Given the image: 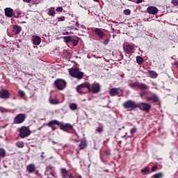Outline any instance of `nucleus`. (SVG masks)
Here are the masks:
<instances>
[{"mask_svg":"<svg viewBox=\"0 0 178 178\" xmlns=\"http://www.w3.org/2000/svg\"><path fill=\"white\" fill-rule=\"evenodd\" d=\"M54 84L58 90H63L66 87V81L63 79H57Z\"/></svg>","mask_w":178,"mask_h":178,"instance_id":"6","label":"nucleus"},{"mask_svg":"<svg viewBox=\"0 0 178 178\" xmlns=\"http://www.w3.org/2000/svg\"><path fill=\"white\" fill-rule=\"evenodd\" d=\"M120 92H122V90L119 88H113L110 90V95H111V97H115V95H118V94H120Z\"/></svg>","mask_w":178,"mask_h":178,"instance_id":"13","label":"nucleus"},{"mask_svg":"<svg viewBox=\"0 0 178 178\" xmlns=\"http://www.w3.org/2000/svg\"><path fill=\"white\" fill-rule=\"evenodd\" d=\"M49 14L50 15V16H54L55 15V10H49Z\"/></svg>","mask_w":178,"mask_h":178,"instance_id":"39","label":"nucleus"},{"mask_svg":"<svg viewBox=\"0 0 178 178\" xmlns=\"http://www.w3.org/2000/svg\"><path fill=\"white\" fill-rule=\"evenodd\" d=\"M26 170L29 173H33L35 170V165H34L33 164H29L26 167Z\"/></svg>","mask_w":178,"mask_h":178,"instance_id":"20","label":"nucleus"},{"mask_svg":"<svg viewBox=\"0 0 178 178\" xmlns=\"http://www.w3.org/2000/svg\"><path fill=\"white\" fill-rule=\"evenodd\" d=\"M19 97H22V98H23V97H24V95H26V93H24V91H23V90H19Z\"/></svg>","mask_w":178,"mask_h":178,"instance_id":"38","label":"nucleus"},{"mask_svg":"<svg viewBox=\"0 0 178 178\" xmlns=\"http://www.w3.org/2000/svg\"><path fill=\"white\" fill-rule=\"evenodd\" d=\"M19 137L21 138H26L31 134V131L29 129V127H22L19 129Z\"/></svg>","mask_w":178,"mask_h":178,"instance_id":"3","label":"nucleus"},{"mask_svg":"<svg viewBox=\"0 0 178 178\" xmlns=\"http://www.w3.org/2000/svg\"><path fill=\"white\" fill-rule=\"evenodd\" d=\"M26 120V114H18L17 115L13 120L15 124H20Z\"/></svg>","mask_w":178,"mask_h":178,"instance_id":"5","label":"nucleus"},{"mask_svg":"<svg viewBox=\"0 0 178 178\" xmlns=\"http://www.w3.org/2000/svg\"><path fill=\"white\" fill-rule=\"evenodd\" d=\"M136 131H137V129H136V127L132 128L130 131L131 134H134V133H136Z\"/></svg>","mask_w":178,"mask_h":178,"instance_id":"40","label":"nucleus"},{"mask_svg":"<svg viewBox=\"0 0 178 178\" xmlns=\"http://www.w3.org/2000/svg\"><path fill=\"white\" fill-rule=\"evenodd\" d=\"M33 45H40L41 44V38L38 35H34L32 38Z\"/></svg>","mask_w":178,"mask_h":178,"instance_id":"12","label":"nucleus"},{"mask_svg":"<svg viewBox=\"0 0 178 178\" xmlns=\"http://www.w3.org/2000/svg\"><path fill=\"white\" fill-rule=\"evenodd\" d=\"M40 156H41L42 159H44L45 158V157L44 156V155H42V154Z\"/></svg>","mask_w":178,"mask_h":178,"instance_id":"50","label":"nucleus"},{"mask_svg":"<svg viewBox=\"0 0 178 178\" xmlns=\"http://www.w3.org/2000/svg\"><path fill=\"white\" fill-rule=\"evenodd\" d=\"M140 111H143V112H149L151 109V104L147 103H140L138 104V107Z\"/></svg>","mask_w":178,"mask_h":178,"instance_id":"7","label":"nucleus"},{"mask_svg":"<svg viewBox=\"0 0 178 178\" xmlns=\"http://www.w3.org/2000/svg\"><path fill=\"white\" fill-rule=\"evenodd\" d=\"M140 97H143V95H140Z\"/></svg>","mask_w":178,"mask_h":178,"instance_id":"55","label":"nucleus"},{"mask_svg":"<svg viewBox=\"0 0 178 178\" xmlns=\"http://www.w3.org/2000/svg\"><path fill=\"white\" fill-rule=\"evenodd\" d=\"M61 175L63 178H73L72 174H69V171L66 170V168H61L60 170Z\"/></svg>","mask_w":178,"mask_h":178,"instance_id":"10","label":"nucleus"},{"mask_svg":"<svg viewBox=\"0 0 178 178\" xmlns=\"http://www.w3.org/2000/svg\"><path fill=\"white\" fill-rule=\"evenodd\" d=\"M163 177V173H162V172H159V173L155 174L154 175V178H161V177Z\"/></svg>","mask_w":178,"mask_h":178,"instance_id":"32","label":"nucleus"},{"mask_svg":"<svg viewBox=\"0 0 178 178\" xmlns=\"http://www.w3.org/2000/svg\"><path fill=\"white\" fill-rule=\"evenodd\" d=\"M106 155H111V152H106Z\"/></svg>","mask_w":178,"mask_h":178,"instance_id":"49","label":"nucleus"},{"mask_svg":"<svg viewBox=\"0 0 178 178\" xmlns=\"http://www.w3.org/2000/svg\"><path fill=\"white\" fill-rule=\"evenodd\" d=\"M136 62L138 64L143 63V62H144V58H143L141 56H137L136 57Z\"/></svg>","mask_w":178,"mask_h":178,"instance_id":"30","label":"nucleus"},{"mask_svg":"<svg viewBox=\"0 0 178 178\" xmlns=\"http://www.w3.org/2000/svg\"><path fill=\"white\" fill-rule=\"evenodd\" d=\"M0 112H1V113H8V112H9V110H8V108H5L3 107H0Z\"/></svg>","mask_w":178,"mask_h":178,"instance_id":"31","label":"nucleus"},{"mask_svg":"<svg viewBox=\"0 0 178 178\" xmlns=\"http://www.w3.org/2000/svg\"><path fill=\"white\" fill-rule=\"evenodd\" d=\"M44 152H42V155H44Z\"/></svg>","mask_w":178,"mask_h":178,"instance_id":"54","label":"nucleus"},{"mask_svg":"<svg viewBox=\"0 0 178 178\" xmlns=\"http://www.w3.org/2000/svg\"><path fill=\"white\" fill-rule=\"evenodd\" d=\"M158 169V166L154 165L152 168V172H155Z\"/></svg>","mask_w":178,"mask_h":178,"instance_id":"43","label":"nucleus"},{"mask_svg":"<svg viewBox=\"0 0 178 178\" xmlns=\"http://www.w3.org/2000/svg\"><path fill=\"white\" fill-rule=\"evenodd\" d=\"M146 100H147L148 102L153 101V102H158V101H159V99L158 98V96H156V95H153L151 97H147Z\"/></svg>","mask_w":178,"mask_h":178,"instance_id":"16","label":"nucleus"},{"mask_svg":"<svg viewBox=\"0 0 178 178\" xmlns=\"http://www.w3.org/2000/svg\"><path fill=\"white\" fill-rule=\"evenodd\" d=\"M63 40H64L65 42H66V44H67V42H70V41H72V37H70V36H64Z\"/></svg>","mask_w":178,"mask_h":178,"instance_id":"28","label":"nucleus"},{"mask_svg":"<svg viewBox=\"0 0 178 178\" xmlns=\"http://www.w3.org/2000/svg\"><path fill=\"white\" fill-rule=\"evenodd\" d=\"M69 74L72 77H74L75 79H79V80L83 79L84 76V73L80 72L79 68H71L69 70Z\"/></svg>","mask_w":178,"mask_h":178,"instance_id":"1","label":"nucleus"},{"mask_svg":"<svg viewBox=\"0 0 178 178\" xmlns=\"http://www.w3.org/2000/svg\"><path fill=\"white\" fill-rule=\"evenodd\" d=\"M108 42H109V40H106L105 41H104V44L106 45V44H108Z\"/></svg>","mask_w":178,"mask_h":178,"instance_id":"48","label":"nucleus"},{"mask_svg":"<svg viewBox=\"0 0 178 178\" xmlns=\"http://www.w3.org/2000/svg\"><path fill=\"white\" fill-rule=\"evenodd\" d=\"M79 43V41L77 40H73V44L74 45V47H76V45H77V44Z\"/></svg>","mask_w":178,"mask_h":178,"instance_id":"45","label":"nucleus"},{"mask_svg":"<svg viewBox=\"0 0 178 178\" xmlns=\"http://www.w3.org/2000/svg\"><path fill=\"white\" fill-rule=\"evenodd\" d=\"M96 34H97V35H99V37L100 38H102L104 35V32H102V31H101V29L96 28L95 30Z\"/></svg>","mask_w":178,"mask_h":178,"instance_id":"23","label":"nucleus"},{"mask_svg":"<svg viewBox=\"0 0 178 178\" xmlns=\"http://www.w3.org/2000/svg\"><path fill=\"white\" fill-rule=\"evenodd\" d=\"M49 102L51 105H58L59 100H58V99H53L52 96H49Z\"/></svg>","mask_w":178,"mask_h":178,"instance_id":"17","label":"nucleus"},{"mask_svg":"<svg viewBox=\"0 0 178 178\" xmlns=\"http://www.w3.org/2000/svg\"><path fill=\"white\" fill-rule=\"evenodd\" d=\"M18 148H23L24 147V143L23 141H19L16 143Z\"/></svg>","mask_w":178,"mask_h":178,"instance_id":"29","label":"nucleus"},{"mask_svg":"<svg viewBox=\"0 0 178 178\" xmlns=\"http://www.w3.org/2000/svg\"><path fill=\"white\" fill-rule=\"evenodd\" d=\"M96 131H97V133H102V131H104V128H102V127H97Z\"/></svg>","mask_w":178,"mask_h":178,"instance_id":"36","label":"nucleus"},{"mask_svg":"<svg viewBox=\"0 0 178 178\" xmlns=\"http://www.w3.org/2000/svg\"><path fill=\"white\" fill-rule=\"evenodd\" d=\"M149 76L151 79H156L158 77V74L155 71H150L149 72Z\"/></svg>","mask_w":178,"mask_h":178,"instance_id":"24","label":"nucleus"},{"mask_svg":"<svg viewBox=\"0 0 178 178\" xmlns=\"http://www.w3.org/2000/svg\"><path fill=\"white\" fill-rule=\"evenodd\" d=\"M143 0H137L136 3H141Z\"/></svg>","mask_w":178,"mask_h":178,"instance_id":"47","label":"nucleus"},{"mask_svg":"<svg viewBox=\"0 0 178 178\" xmlns=\"http://www.w3.org/2000/svg\"><path fill=\"white\" fill-rule=\"evenodd\" d=\"M101 86L98 83H89V92H92L93 94H98L100 91Z\"/></svg>","mask_w":178,"mask_h":178,"instance_id":"4","label":"nucleus"},{"mask_svg":"<svg viewBox=\"0 0 178 178\" xmlns=\"http://www.w3.org/2000/svg\"><path fill=\"white\" fill-rule=\"evenodd\" d=\"M138 88L141 90H147L148 86H147L145 83L138 82Z\"/></svg>","mask_w":178,"mask_h":178,"instance_id":"19","label":"nucleus"},{"mask_svg":"<svg viewBox=\"0 0 178 178\" xmlns=\"http://www.w3.org/2000/svg\"><path fill=\"white\" fill-rule=\"evenodd\" d=\"M112 23H114L115 24H116V23H118V22H116L115 21H112Z\"/></svg>","mask_w":178,"mask_h":178,"instance_id":"51","label":"nucleus"},{"mask_svg":"<svg viewBox=\"0 0 178 178\" xmlns=\"http://www.w3.org/2000/svg\"><path fill=\"white\" fill-rule=\"evenodd\" d=\"M23 2H24L25 3H30V2H31V0H22Z\"/></svg>","mask_w":178,"mask_h":178,"instance_id":"44","label":"nucleus"},{"mask_svg":"<svg viewBox=\"0 0 178 178\" xmlns=\"http://www.w3.org/2000/svg\"><path fill=\"white\" fill-rule=\"evenodd\" d=\"M6 156V152L4 150L3 148H0V159L5 158Z\"/></svg>","mask_w":178,"mask_h":178,"instance_id":"27","label":"nucleus"},{"mask_svg":"<svg viewBox=\"0 0 178 178\" xmlns=\"http://www.w3.org/2000/svg\"><path fill=\"white\" fill-rule=\"evenodd\" d=\"M94 1H95V2H98L99 0H94Z\"/></svg>","mask_w":178,"mask_h":178,"instance_id":"53","label":"nucleus"},{"mask_svg":"<svg viewBox=\"0 0 178 178\" xmlns=\"http://www.w3.org/2000/svg\"><path fill=\"white\" fill-rule=\"evenodd\" d=\"M130 13H131V11L129 9H126L124 10V14H125L126 16H129V15H130Z\"/></svg>","mask_w":178,"mask_h":178,"instance_id":"35","label":"nucleus"},{"mask_svg":"<svg viewBox=\"0 0 178 178\" xmlns=\"http://www.w3.org/2000/svg\"><path fill=\"white\" fill-rule=\"evenodd\" d=\"M149 172V168L148 167H145V168L141 170V173H148Z\"/></svg>","mask_w":178,"mask_h":178,"instance_id":"33","label":"nucleus"},{"mask_svg":"<svg viewBox=\"0 0 178 178\" xmlns=\"http://www.w3.org/2000/svg\"><path fill=\"white\" fill-rule=\"evenodd\" d=\"M5 15L7 17H12L13 16V9L10 8H5Z\"/></svg>","mask_w":178,"mask_h":178,"instance_id":"15","label":"nucleus"},{"mask_svg":"<svg viewBox=\"0 0 178 178\" xmlns=\"http://www.w3.org/2000/svg\"><path fill=\"white\" fill-rule=\"evenodd\" d=\"M77 178H82V177H81V175H79V176L77 177Z\"/></svg>","mask_w":178,"mask_h":178,"instance_id":"52","label":"nucleus"},{"mask_svg":"<svg viewBox=\"0 0 178 178\" xmlns=\"http://www.w3.org/2000/svg\"><path fill=\"white\" fill-rule=\"evenodd\" d=\"M17 16L15 17H19V15H22V12L17 11Z\"/></svg>","mask_w":178,"mask_h":178,"instance_id":"46","label":"nucleus"},{"mask_svg":"<svg viewBox=\"0 0 178 178\" xmlns=\"http://www.w3.org/2000/svg\"><path fill=\"white\" fill-rule=\"evenodd\" d=\"M58 22H65V17L61 16L60 17L58 18Z\"/></svg>","mask_w":178,"mask_h":178,"instance_id":"41","label":"nucleus"},{"mask_svg":"<svg viewBox=\"0 0 178 178\" xmlns=\"http://www.w3.org/2000/svg\"><path fill=\"white\" fill-rule=\"evenodd\" d=\"M87 147V141L85 139L81 140V143L79 145L80 149H84Z\"/></svg>","mask_w":178,"mask_h":178,"instance_id":"22","label":"nucleus"},{"mask_svg":"<svg viewBox=\"0 0 178 178\" xmlns=\"http://www.w3.org/2000/svg\"><path fill=\"white\" fill-rule=\"evenodd\" d=\"M72 129H73V126L70 124H60V130H63V131H67V130H72Z\"/></svg>","mask_w":178,"mask_h":178,"instance_id":"14","label":"nucleus"},{"mask_svg":"<svg viewBox=\"0 0 178 178\" xmlns=\"http://www.w3.org/2000/svg\"><path fill=\"white\" fill-rule=\"evenodd\" d=\"M70 106V109H71V111H76L77 109V104L76 103H71L69 105Z\"/></svg>","mask_w":178,"mask_h":178,"instance_id":"25","label":"nucleus"},{"mask_svg":"<svg viewBox=\"0 0 178 178\" xmlns=\"http://www.w3.org/2000/svg\"><path fill=\"white\" fill-rule=\"evenodd\" d=\"M127 52H131V51H133V47L131 45H127Z\"/></svg>","mask_w":178,"mask_h":178,"instance_id":"34","label":"nucleus"},{"mask_svg":"<svg viewBox=\"0 0 178 178\" xmlns=\"http://www.w3.org/2000/svg\"><path fill=\"white\" fill-rule=\"evenodd\" d=\"M21 31H22V27L20 26H13L14 34H20Z\"/></svg>","mask_w":178,"mask_h":178,"instance_id":"21","label":"nucleus"},{"mask_svg":"<svg viewBox=\"0 0 178 178\" xmlns=\"http://www.w3.org/2000/svg\"><path fill=\"white\" fill-rule=\"evenodd\" d=\"M171 3L174 5V6H178V0H172Z\"/></svg>","mask_w":178,"mask_h":178,"instance_id":"37","label":"nucleus"},{"mask_svg":"<svg viewBox=\"0 0 178 178\" xmlns=\"http://www.w3.org/2000/svg\"><path fill=\"white\" fill-rule=\"evenodd\" d=\"M129 87L130 88H136V87H138V81L134 82V83H130L128 84Z\"/></svg>","mask_w":178,"mask_h":178,"instance_id":"26","label":"nucleus"},{"mask_svg":"<svg viewBox=\"0 0 178 178\" xmlns=\"http://www.w3.org/2000/svg\"><path fill=\"white\" fill-rule=\"evenodd\" d=\"M56 12H62V10H63V8L62 7H58L56 9Z\"/></svg>","mask_w":178,"mask_h":178,"instance_id":"42","label":"nucleus"},{"mask_svg":"<svg viewBox=\"0 0 178 178\" xmlns=\"http://www.w3.org/2000/svg\"><path fill=\"white\" fill-rule=\"evenodd\" d=\"M147 10L149 15H156L158 13V8L155 6H149Z\"/></svg>","mask_w":178,"mask_h":178,"instance_id":"11","label":"nucleus"},{"mask_svg":"<svg viewBox=\"0 0 178 178\" xmlns=\"http://www.w3.org/2000/svg\"><path fill=\"white\" fill-rule=\"evenodd\" d=\"M10 97V93L8 90H1L0 91V98L1 99H8Z\"/></svg>","mask_w":178,"mask_h":178,"instance_id":"9","label":"nucleus"},{"mask_svg":"<svg viewBox=\"0 0 178 178\" xmlns=\"http://www.w3.org/2000/svg\"><path fill=\"white\" fill-rule=\"evenodd\" d=\"M90 88V83L88 82H84L80 85H79L76 87V91L77 92H79V94H83V92L81 91L82 88H87L88 90H89Z\"/></svg>","mask_w":178,"mask_h":178,"instance_id":"8","label":"nucleus"},{"mask_svg":"<svg viewBox=\"0 0 178 178\" xmlns=\"http://www.w3.org/2000/svg\"><path fill=\"white\" fill-rule=\"evenodd\" d=\"M122 106L124 108V109L133 111V109H136V108L138 107V104H136V102L133 100H128L123 103Z\"/></svg>","mask_w":178,"mask_h":178,"instance_id":"2","label":"nucleus"},{"mask_svg":"<svg viewBox=\"0 0 178 178\" xmlns=\"http://www.w3.org/2000/svg\"><path fill=\"white\" fill-rule=\"evenodd\" d=\"M54 124H56V126H59V124H60V122H59V121L56 120H54L49 121L47 124V126L49 127H52V126H54Z\"/></svg>","mask_w":178,"mask_h":178,"instance_id":"18","label":"nucleus"}]
</instances>
